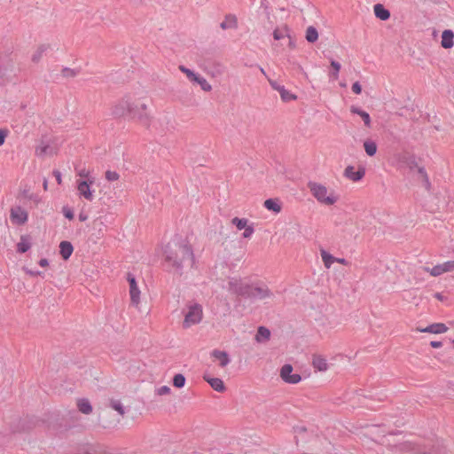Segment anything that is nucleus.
<instances>
[{
  "mask_svg": "<svg viewBox=\"0 0 454 454\" xmlns=\"http://www.w3.org/2000/svg\"><path fill=\"white\" fill-rule=\"evenodd\" d=\"M165 262L179 274H182L184 264L191 267L194 264V254L191 246L185 241L169 242L164 248Z\"/></svg>",
  "mask_w": 454,
  "mask_h": 454,
  "instance_id": "1",
  "label": "nucleus"
},
{
  "mask_svg": "<svg viewBox=\"0 0 454 454\" xmlns=\"http://www.w3.org/2000/svg\"><path fill=\"white\" fill-rule=\"evenodd\" d=\"M228 286L229 292L252 301L270 299L274 296L273 293L264 283L247 284L240 279L231 278L228 282Z\"/></svg>",
  "mask_w": 454,
  "mask_h": 454,
  "instance_id": "2",
  "label": "nucleus"
},
{
  "mask_svg": "<svg viewBox=\"0 0 454 454\" xmlns=\"http://www.w3.org/2000/svg\"><path fill=\"white\" fill-rule=\"evenodd\" d=\"M146 110L145 104H136L129 97H124L113 107L112 114L116 118L128 116L130 119H137L141 123L147 124Z\"/></svg>",
  "mask_w": 454,
  "mask_h": 454,
  "instance_id": "3",
  "label": "nucleus"
},
{
  "mask_svg": "<svg viewBox=\"0 0 454 454\" xmlns=\"http://www.w3.org/2000/svg\"><path fill=\"white\" fill-rule=\"evenodd\" d=\"M308 188L317 200L322 204L333 205L337 201V197L334 196L333 192L327 195V188L321 184L309 181L308 183Z\"/></svg>",
  "mask_w": 454,
  "mask_h": 454,
  "instance_id": "4",
  "label": "nucleus"
},
{
  "mask_svg": "<svg viewBox=\"0 0 454 454\" xmlns=\"http://www.w3.org/2000/svg\"><path fill=\"white\" fill-rule=\"evenodd\" d=\"M202 319V307L198 303L189 306V310L185 314L183 325L188 328L192 325L199 324Z\"/></svg>",
  "mask_w": 454,
  "mask_h": 454,
  "instance_id": "5",
  "label": "nucleus"
},
{
  "mask_svg": "<svg viewBox=\"0 0 454 454\" xmlns=\"http://www.w3.org/2000/svg\"><path fill=\"white\" fill-rule=\"evenodd\" d=\"M179 69L184 74H186V76L188 77V79L190 81L198 83L204 91L211 90V89H212L211 85L207 82V81L203 76L194 73L192 70L185 67L184 66H180Z\"/></svg>",
  "mask_w": 454,
  "mask_h": 454,
  "instance_id": "6",
  "label": "nucleus"
},
{
  "mask_svg": "<svg viewBox=\"0 0 454 454\" xmlns=\"http://www.w3.org/2000/svg\"><path fill=\"white\" fill-rule=\"evenodd\" d=\"M293 366L289 364H284L280 369L281 379L288 384H297L301 380V376L293 372Z\"/></svg>",
  "mask_w": 454,
  "mask_h": 454,
  "instance_id": "7",
  "label": "nucleus"
},
{
  "mask_svg": "<svg viewBox=\"0 0 454 454\" xmlns=\"http://www.w3.org/2000/svg\"><path fill=\"white\" fill-rule=\"evenodd\" d=\"M425 271H427L430 273L433 277H438L442 275L444 272H449L454 270V262L453 261H448L442 264H437L434 266L433 268L426 267Z\"/></svg>",
  "mask_w": 454,
  "mask_h": 454,
  "instance_id": "8",
  "label": "nucleus"
},
{
  "mask_svg": "<svg viewBox=\"0 0 454 454\" xmlns=\"http://www.w3.org/2000/svg\"><path fill=\"white\" fill-rule=\"evenodd\" d=\"M10 218L12 223L21 225L27 221L28 215L25 209L17 206L11 208Z\"/></svg>",
  "mask_w": 454,
  "mask_h": 454,
  "instance_id": "9",
  "label": "nucleus"
},
{
  "mask_svg": "<svg viewBox=\"0 0 454 454\" xmlns=\"http://www.w3.org/2000/svg\"><path fill=\"white\" fill-rule=\"evenodd\" d=\"M127 280L129 285V294L132 303L138 304L140 301V291L138 289L136 278L134 275L128 273Z\"/></svg>",
  "mask_w": 454,
  "mask_h": 454,
  "instance_id": "10",
  "label": "nucleus"
},
{
  "mask_svg": "<svg viewBox=\"0 0 454 454\" xmlns=\"http://www.w3.org/2000/svg\"><path fill=\"white\" fill-rule=\"evenodd\" d=\"M364 175L365 169L363 167H360L356 170L353 166H348L344 170V176L354 182L361 180Z\"/></svg>",
  "mask_w": 454,
  "mask_h": 454,
  "instance_id": "11",
  "label": "nucleus"
},
{
  "mask_svg": "<svg viewBox=\"0 0 454 454\" xmlns=\"http://www.w3.org/2000/svg\"><path fill=\"white\" fill-rule=\"evenodd\" d=\"M420 159H418L414 154L404 155L401 160V164L407 168L411 173H414L419 168Z\"/></svg>",
  "mask_w": 454,
  "mask_h": 454,
  "instance_id": "12",
  "label": "nucleus"
},
{
  "mask_svg": "<svg viewBox=\"0 0 454 454\" xmlns=\"http://www.w3.org/2000/svg\"><path fill=\"white\" fill-rule=\"evenodd\" d=\"M270 84L272 89L279 92L283 101L288 102L296 98L295 95L286 90L283 85L278 84L276 81H270Z\"/></svg>",
  "mask_w": 454,
  "mask_h": 454,
  "instance_id": "13",
  "label": "nucleus"
},
{
  "mask_svg": "<svg viewBox=\"0 0 454 454\" xmlns=\"http://www.w3.org/2000/svg\"><path fill=\"white\" fill-rule=\"evenodd\" d=\"M448 330V327L443 323H434L429 325H427L425 328H420L419 331L420 333H446Z\"/></svg>",
  "mask_w": 454,
  "mask_h": 454,
  "instance_id": "14",
  "label": "nucleus"
},
{
  "mask_svg": "<svg viewBox=\"0 0 454 454\" xmlns=\"http://www.w3.org/2000/svg\"><path fill=\"white\" fill-rule=\"evenodd\" d=\"M211 356L218 360L219 365L223 368L227 366L231 362L230 356L226 351L214 349L211 352Z\"/></svg>",
  "mask_w": 454,
  "mask_h": 454,
  "instance_id": "15",
  "label": "nucleus"
},
{
  "mask_svg": "<svg viewBox=\"0 0 454 454\" xmlns=\"http://www.w3.org/2000/svg\"><path fill=\"white\" fill-rule=\"evenodd\" d=\"M203 379L205 380V381H207L210 385V387L214 390H215L217 392H220V393H222V392H223L225 390L224 383H223V381L221 379H219V378H212V377H210L207 374H205L203 376Z\"/></svg>",
  "mask_w": 454,
  "mask_h": 454,
  "instance_id": "16",
  "label": "nucleus"
},
{
  "mask_svg": "<svg viewBox=\"0 0 454 454\" xmlns=\"http://www.w3.org/2000/svg\"><path fill=\"white\" fill-rule=\"evenodd\" d=\"M454 33L450 29H446L442 34L441 45L444 49H450L454 45Z\"/></svg>",
  "mask_w": 454,
  "mask_h": 454,
  "instance_id": "17",
  "label": "nucleus"
},
{
  "mask_svg": "<svg viewBox=\"0 0 454 454\" xmlns=\"http://www.w3.org/2000/svg\"><path fill=\"white\" fill-rule=\"evenodd\" d=\"M74 247L70 241L63 240L59 244V254L63 260H68L72 255Z\"/></svg>",
  "mask_w": 454,
  "mask_h": 454,
  "instance_id": "18",
  "label": "nucleus"
},
{
  "mask_svg": "<svg viewBox=\"0 0 454 454\" xmlns=\"http://www.w3.org/2000/svg\"><path fill=\"white\" fill-rule=\"evenodd\" d=\"M77 189L80 195L83 196L86 200L90 201L93 200V193L90 188V184L87 181H79Z\"/></svg>",
  "mask_w": 454,
  "mask_h": 454,
  "instance_id": "19",
  "label": "nucleus"
},
{
  "mask_svg": "<svg viewBox=\"0 0 454 454\" xmlns=\"http://www.w3.org/2000/svg\"><path fill=\"white\" fill-rule=\"evenodd\" d=\"M374 15L380 20H387L390 18V12L384 7L381 4H376L373 7Z\"/></svg>",
  "mask_w": 454,
  "mask_h": 454,
  "instance_id": "20",
  "label": "nucleus"
},
{
  "mask_svg": "<svg viewBox=\"0 0 454 454\" xmlns=\"http://www.w3.org/2000/svg\"><path fill=\"white\" fill-rule=\"evenodd\" d=\"M350 112L354 114L359 115L362 118V120L364 121V123L367 128L371 127V122H372L371 117L367 112H365L364 110L361 109L360 107L355 106H352L350 107Z\"/></svg>",
  "mask_w": 454,
  "mask_h": 454,
  "instance_id": "21",
  "label": "nucleus"
},
{
  "mask_svg": "<svg viewBox=\"0 0 454 454\" xmlns=\"http://www.w3.org/2000/svg\"><path fill=\"white\" fill-rule=\"evenodd\" d=\"M31 247L30 237L27 235H22L20 241L17 244V252L24 254L27 252Z\"/></svg>",
  "mask_w": 454,
  "mask_h": 454,
  "instance_id": "22",
  "label": "nucleus"
},
{
  "mask_svg": "<svg viewBox=\"0 0 454 454\" xmlns=\"http://www.w3.org/2000/svg\"><path fill=\"white\" fill-rule=\"evenodd\" d=\"M417 174L419 175V177L423 184V186L429 191L431 188V183L429 181L428 175L426 171V168L424 166L419 165V168L416 169Z\"/></svg>",
  "mask_w": 454,
  "mask_h": 454,
  "instance_id": "23",
  "label": "nucleus"
},
{
  "mask_svg": "<svg viewBox=\"0 0 454 454\" xmlns=\"http://www.w3.org/2000/svg\"><path fill=\"white\" fill-rule=\"evenodd\" d=\"M312 365L319 372H325L328 368L326 359L321 356H314L312 359Z\"/></svg>",
  "mask_w": 454,
  "mask_h": 454,
  "instance_id": "24",
  "label": "nucleus"
},
{
  "mask_svg": "<svg viewBox=\"0 0 454 454\" xmlns=\"http://www.w3.org/2000/svg\"><path fill=\"white\" fill-rule=\"evenodd\" d=\"M264 207L275 214H278L281 211V205L277 199H268L264 201Z\"/></svg>",
  "mask_w": 454,
  "mask_h": 454,
  "instance_id": "25",
  "label": "nucleus"
},
{
  "mask_svg": "<svg viewBox=\"0 0 454 454\" xmlns=\"http://www.w3.org/2000/svg\"><path fill=\"white\" fill-rule=\"evenodd\" d=\"M270 337V331L265 326H259L257 330V333L255 335V340L258 342H264L268 340Z\"/></svg>",
  "mask_w": 454,
  "mask_h": 454,
  "instance_id": "26",
  "label": "nucleus"
},
{
  "mask_svg": "<svg viewBox=\"0 0 454 454\" xmlns=\"http://www.w3.org/2000/svg\"><path fill=\"white\" fill-rule=\"evenodd\" d=\"M78 410L83 414H90L92 412V406L90 401L86 398H82L77 401Z\"/></svg>",
  "mask_w": 454,
  "mask_h": 454,
  "instance_id": "27",
  "label": "nucleus"
},
{
  "mask_svg": "<svg viewBox=\"0 0 454 454\" xmlns=\"http://www.w3.org/2000/svg\"><path fill=\"white\" fill-rule=\"evenodd\" d=\"M364 147L366 154L370 157L374 156L377 153V144L371 139L364 142Z\"/></svg>",
  "mask_w": 454,
  "mask_h": 454,
  "instance_id": "28",
  "label": "nucleus"
},
{
  "mask_svg": "<svg viewBox=\"0 0 454 454\" xmlns=\"http://www.w3.org/2000/svg\"><path fill=\"white\" fill-rule=\"evenodd\" d=\"M221 28L228 29L237 27V19L233 15H227L225 20L220 24Z\"/></svg>",
  "mask_w": 454,
  "mask_h": 454,
  "instance_id": "29",
  "label": "nucleus"
},
{
  "mask_svg": "<svg viewBox=\"0 0 454 454\" xmlns=\"http://www.w3.org/2000/svg\"><path fill=\"white\" fill-rule=\"evenodd\" d=\"M321 257L324 262V264L325 268L329 269L333 262H335V260H337L336 257L332 255L330 253L326 252L325 250H321Z\"/></svg>",
  "mask_w": 454,
  "mask_h": 454,
  "instance_id": "30",
  "label": "nucleus"
},
{
  "mask_svg": "<svg viewBox=\"0 0 454 454\" xmlns=\"http://www.w3.org/2000/svg\"><path fill=\"white\" fill-rule=\"evenodd\" d=\"M305 38L309 43H315L318 39L317 28L313 26H309L306 30Z\"/></svg>",
  "mask_w": 454,
  "mask_h": 454,
  "instance_id": "31",
  "label": "nucleus"
},
{
  "mask_svg": "<svg viewBox=\"0 0 454 454\" xmlns=\"http://www.w3.org/2000/svg\"><path fill=\"white\" fill-rule=\"evenodd\" d=\"M53 153L52 147H51L49 145L42 143L39 146L35 149V153L38 156H43L46 154H51Z\"/></svg>",
  "mask_w": 454,
  "mask_h": 454,
  "instance_id": "32",
  "label": "nucleus"
},
{
  "mask_svg": "<svg viewBox=\"0 0 454 454\" xmlns=\"http://www.w3.org/2000/svg\"><path fill=\"white\" fill-rule=\"evenodd\" d=\"M81 72V69L80 68H69V67H63L61 69V74L63 75V77H66V78H73V77H75L76 75H78Z\"/></svg>",
  "mask_w": 454,
  "mask_h": 454,
  "instance_id": "33",
  "label": "nucleus"
},
{
  "mask_svg": "<svg viewBox=\"0 0 454 454\" xmlns=\"http://www.w3.org/2000/svg\"><path fill=\"white\" fill-rule=\"evenodd\" d=\"M49 48V45L47 44H42L38 47V49L36 50V51L33 54L32 56V61L36 63L38 62L43 54L47 51V49Z\"/></svg>",
  "mask_w": 454,
  "mask_h": 454,
  "instance_id": "34",
  "label": "nucleus"
},
{
  "mask_svg": "<svg viewBox=\"0 0 454 454\" xmlns=\"http://www.w3.org/2000/svg\"><path fill=\"white\" fill-rule=\"evenodd\" d=\"M185 377L181 373H177L173 377L172 382L174 387L181 388L185 385Z\"/></svg>",
  "mask_w": 454,
  "mask_h": 454,
  "instance_id": "35",
  "label": "nucleus"
},
{
  "mask_svg": "<svg viewBox=\"0 0 454 454\" xmlns=\"http://www.w3.org/2000/svg\"><path fill=\"white\" fill-rule=\"evenodd\" d=\"M247 219L239 217H234L231 220L232 224H234L238 230H243L247 225Z\"/></svg>",
  "mask_w": 454,
  "mask_h": 454,
  "instance_id": "36",
  "label": "nucleus"
},
{
  "mask_svg": "<svg viewBox=\"0 0 454 454\" xmlns=\"http://www.w3.org/2000/svg\"><path fill=\"white\" fill-rule=\"evenodd\" d=\"M286 32H287L286 27H284L283 29L277 28L273 31V37L275 40H278V41L284 38L285 36L289 37V35L286 34Z\"/></svg>",
  "mask_w": 454,
  "mask_h": 454,
  "instance_id": "37",
  "label": "nucleus"
},
{
  "mask_svg": "<svg viewBox=\"0 0 454 454\" xmlns=\"http://www.w3.org/2000/svg\"><path fill=\"white\" fill-rule=\"evenodd\" d=\"M111 407L121 415H123L125 413L123 405L118 400H112Z\"/></svg>",
  "mask_w": 454,
  "mask_h": 454,
  "instance_id": "38",
  "label": "nucleus"
},
{
  "mask_svg": "<svg viewBox=\"0 0 454 454\" xmlns=\"http://www.w3.org/2000/svg\"><path fill=\"white\" fill-rule=\"evenodd\" d=\"M331 66H332L333 71L331 72L330 75L334 78H337L340 69V64L338 61L333 59V60H331Z\"/></svg>",
  "mask_w": 454,
  "mask_h": 454,
  "instance_id": "39",
  "label": "nucleus"
},
{
  "mask_svg": "<svg viewBox=\"0 0 454 454\" xmlns=\"http://www.w3.org/2000/svg\"><path fill=\"white\" fill-rule=\"evenodd\" d=\"M119 176H120L116 171L107 170L106 172V178L110 182L118 180Z\"/></svg>",
  "mask_w": 454,
  "mask_h": 454,
  "instance_id": "40",
  "label": "nucleus"
},
{
  "mask_svg": "<svg viewBox=\"0 0 454 454\" xmlns=\"http://www.w3.org/2000/svg\"><path fill=\"white\" fill-rule=\"evenodd\" d=\"M244 232L242 234L243 238L245 239H249L253 233L254 232V226L253 225H247L245 228H244Z\"/></svg>",
  "mask_w": 454,
  "mask_h": 454,
  "instance_id": "41",
  "label": "nucleus"
},
{
  "mask_svg": "<svg viewBox=\"0 0 454 454\" xmlns=\"http://www.w3.org/2000/svg\"><path fill=\"white\" fill-rule=\"evenodd\" d=\"M62 212H63V215H65V217L67 218L68 220L74 219V215L71 208H69L67 207H64L62 209Z\"/></svg>",
  "mask_w": 454,
  "mask_h": 454,
  "instance_id": "42",
  "label": "nucleus"
},
{
  "mask_svg": "<svg viewBox=\"0 0 454 454\" xmlns=\"http://www.w3.org/2000/svg\"><path fill=\"white\" fill-rule=\"evenodd\" d=\"M171 391L170 387L168 386H161L156 389V393L158 395H164L169 394Z\"/></svg>",
  "mask_w": 454,
  "mask_h": 454,
  "instance_id": "43",
  "label": "nucleus"
},
{
  "mask_svg": "<svg viewBox=\"0 0 454 454\" xmlns=\"http://www.w3.org/2000/svg\"><path fill=\"white\" fill-rule=\"evenodd\" d=\"M24 270H25L26 273L31 277H36V276L43 277V272L39 271V270H29V269H24Z\"/></svg>",
  "mask_w": 454,
  "mask_h": 454,
  "instance_id": "44",
  "label": "nucleus"
},
{
  "mask_svg": "<svg viewBox=\"0 0 454 454\" xmlns=\"http://www.w3.org/2000/svg\"><path fill=\"white\" fill-rule=\"evenodd\" d=\"M352 91L355 94H360L362 92V86L359 83V82H356L353 83V85H352Z\"/></svg>",
  "mask_w": 454,
  "mask_h": 454,
  "instance_id": "45",
  "label": "nucleus"
},
{
  "mask_svg": "<svg viewBox=\"0 0 454 454\" xmlns=\"http://www.w3.org/2000/svg\"><path fill=\"white\" fill-rule=\"evenodd\" d=\"M7 135H8L7 129H0V146L4 145Z\"/></svg>",
  "mask_w": 454,
  "mask_h": 454,
  "instance_id": "46",
  "label": "nucleus"
},
{
  "mask_svg": "<svg viewBox=\"0 0 454 454\" xmlns=\"http://www.w3.org/2000/svg\"><path fill=\"white\" fill-rule=\"evenodd\" d=\"M6 70L7 69L5 67H2L0 66V85L5 82L4 76H5Z\"/></svg>",
  "mask_w": 454,
  "mask_h": 454,
  "instance_id": "47",
  "label": "nucleus"
},
{
  "mask_svg": "<svg viewBox=\"0 0 454 454\" xmlns=\"http://www.w3.org/2000/svg\"><path fill=\"white\" fill-rule=\"evenodd\" d=\"M54 177L56 178L59 184H61V173L59 170H53L52 172Z\"/></svg>",
  "mask_w": 454,
  "mask_h": 454,
  "instance_id": "48",
  "label": "nucleus"
},
{
  "mask_svg": "<svg viewBox=\"0 0 454 454\" xmlns=\"http://www.w3.org/2000/svg\"><path fill=\"white\" fill-rule=\"evenodd\" d=\"M430 346L434 348H439L442 347V342L438 340H433L430 342Z\"/></svg>",
  "mask_w": 454,
  "mask_h": 454,
  "instance_id": "49",
  "label": "nucleus"
},
{
  "mask_svg": "<svg viewBox=\"0 0 454 454\" xmlns=\"http://www.w3.org/2000/svg\"><path fill=\"white\" fill-rule=\"evenodd\" d=\"M38 263L41 267H46L49 265V261L46 258H42Z\"/></svg>",
  "mask_w": 454,
  "mask_h": 454,
  "instance_id": "50",
  "label": "nucleus"
},
{
  "mask_svg": "<svg viewBox=\"0 0 454 454\" xmlns=\"http://www.w3.org/2000/svg\"><path fill=\"white\" fill-rule=\"evenodd\" d=\"M87 218H88V216H87L85 214H83V213H80V214H79V220H80L81 222H84V221H86V220H87Z\"/></svg>",
  "mask_w": 454,
  "mask_h": 454,
  "instance_id": "51",
  "label": "nucleus"
},
{
  "mask_svg": "<svg viewBox=\"0 0 454 454\" xmlns=\"http://www.w3.org/2000/svg\"><path fill=\"white\" fill-rule=\"evenodd\" d=\"M335 262H340L344 265L348 264V261L344 258H337V260H335Z\"/></svg>",
  "mask_w": 454,
  "mask_h": 454,
  "instance_id": "52",
  "label": "nucleus"
},
{
  "mask_svg": "<svg viewBox=\"0 0 454 454\" xmlns=\"http://www.w3.org/2000/svg\"><path fill=\"white\" fill-rule=\"evenodd\" d=\"M134 5H139L142 3V0H129Z\"/></svg>",
  "mask_w": 454,
  "mask_h": 454,
  "instance_id": "53",
  "label": "nucleus"
},
{
  "mask_svg": "<svg viewBox=\"0 0 454 454\" xmlns=\"http://www.w3.org/2000/svg\"><path fill=\"white\" fill-rule=\"evenodd\" d=\"M435 297L438 299V300H442V295L439 293L435 294Z\"/></svg>",
  "mask_w": 454,
  "mask_h": 454,
  "instance_id": "54",
  "label": "nucleus"
},
{
  "mask_svg": "<svg viewBox=\"0 0 454 454\" xmlns=\"http://www.w3.org/2000/svg\"><path fill=\"white\" fill-rule=\"evenodd\" d=\"M48 182L46 179L43 180V188L44 190H47Z\"/></svg>",
  "mask_w": 454,
  "mask_h": 454,
  "instance_id": "55",
  "label": "nucleus"
},
{
  "mask_svg": "<svg viewBox=\"0 0 454 454\" xmlns=\"http://www.w3.org/2000/svg\"><path fill=\"white\" fill-rule=\"evenodd\" d=\"M415 454H429V453H427V452H426V451H418V452H416Z\"/></svg>",
  "mask_w": 454,
  "mask_h": 454,
  "instance_id": "56",
  "label": "nucleus"
},
{
  "mask_svg": "<svg viewBox=\"0 0 454 454\" xmlns=\"http://www.w3.org/2000/svg\"><path fill=\"white\" fill-rule=\"evenodd\" d=\"M432 2H434V4H437L439 2V0H431Z\"/></svg>",
  "mask_w": 454,
  "mask_h": 454,
  "instance_id": "57",
  "label": "nucleus"
}]
</instances>
